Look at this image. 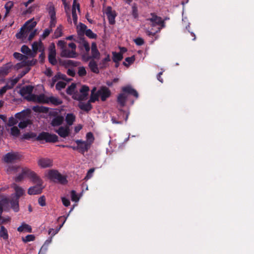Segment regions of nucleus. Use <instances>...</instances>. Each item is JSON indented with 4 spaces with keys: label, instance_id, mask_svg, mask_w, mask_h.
<instances>
[{
    "label": "nucleus",
    "instance_id": "f257e3e1",
    "mask_svg": "<svg viewBox=\"0 0 254 254\" xmlns=\"http://www.w3.org/2000/svg\"><path fill=\"white\" fill-rule=\"evenodd\" d=\"M89 88L86 85H83L79 89V92L75 83H72L66 89L67 94L71 95L72 98L78 101L85 100L88 95Z\"/></svg>",
    "mask_w": 254,
    "mask_h": 254
},
{
    "label": "nucleus",
    "instance_id": "f03ea898",
    "mask_svg": "<svg viewBox=\"0 0 254 254\" xmlns=\"http://www.w3.org/2000/svg\"><path fill=\"white\" fill-rule=\"evenodd\" d=\"M96 88L94 87L91 90V94L89 101L95 102L99 100V97H101L102 101H105L111 95L110 90L105 86L101 87L97 92H96Z\"/></svg>",
    "mask_w": 254,
    "mask_h": 254
},
{
    "label": "nucleus",
    "instance_id": "7ed1b4c3",
    "mask_svg": "<svg viewBox=\"0 0 254 254\" xmlns=\"http://www.w3.org/2000/svg\"><path fill=\"white\" fill-rule=\"evenodd\" d=\"M30 179L34 184L35 186L30 187L27 193L29 195H37L42 193L44 186H43V181L40 178L39 176H29Z\"/></svg>",
    "mask_w": 254,
    "mask_h": 254
},
{
    "label": "nucleus",
    "instance_id": "20e7f679",
    "mask_svg": "<svg viewBox=\"0 0 254 254\" xmlns=\"http://www.w3.org/2000/svg\"><path fill=\"white\" fill-rule=\"evenodd\" d=\"M37 23L33 19H31L24 24L21 28L19 32L16 33V37L17 39H25L28 37L29 33L34 30Z\"/></svg>",
    "mask_w": 254,
    "mask_h": 254
},
{
    "label": "nucleus",
    "instance_id": "39448f33",
    "mask_svg": "<svg viewBox=\"0 0 254 254\" xmlns=\"http://www.w3.org/2000/svg\"><path fill=\"white\" fill-rule=\"evenodd\" d=\"M6 172L8 174L15 175H36L27 167L13 165H9L6 169Z\"/></svg>",
    "mask_w": 254,
    "mask_h": 254
},
{
    "label": "nucleus",
    "instance_id": "423d86ee",
    "mask_svg": "<svg viewBox=\"0 0 254 254\" xmlns=\"http://www.w3.org/2000/svg\"><path fill=\"white\" fill-rule=\"evenodd\" d=\"M30 115V110L27 109L23 110L19 113H16L15 117L16 119L20 120L18 127L21 128L26 127L29 123L28 118Z\"/></svg>",
    "mask_w": 254,
    "mask_h": 254
},
{
    "label": "nucleus",
    "instance_id": "0eeeda50",
    "mask_svg": "<svg viewBox=\"0 0 254 254\" xmlns=\"http://www.w3.org/2000/svg\"><path fill=\"white\" fill-rule=\"evenodd\" d=\"M146 20L149 21L150 26L154 27L156 26H160L161 28H158L156 32L159 31L161 28H164L165 26L164 21L161 17L158 16L154 13H151L150 17L146 19Z\"/></svg>",
    "mask_w": 254,
    "mask_h": 254
},
{
    "label": "nucleus",
    "instance_id": "6e6552de",
    "mask_svg": "<svg viewBox=\"0 0 254 254\" xmlns=\"http://www.w3.org/2000/svg\"><path fill=\"white\" fill-rule=\"evenodd\" d=\"M76 46L73 43H70L68 45V48L66 47L63 49L61 53L62 57L74 58L77 56L76 52Z\"/></svg>",
    "mask_w": 254,
    "mask_h": 254
},
{
    "label": "nucleus",
    "instance_id": "1a4fd4ad",
    "mask_svg": "<svg viewBox=\"0 0 254 254\" xmlns=\"http://www.w3.org/2000/svg\"><path fill=\"white\" fill-rule=\"evenodd\" d=\"M13 57L16 59H19L22 61V62L20 63L17 64L16 66L17 68H19L20 67L26 66H31L34 65L36 63V61L33 59L31 61H27V56H24L19 53H14L13 54Z\"/></svg>",
    "mask_w": 254,
    "mask_h": 254
},
{
    "label": "nucleus",
    "instance_id": "9d476101",
    "mask_svg": "<svg viewBox=\"0 0 254 254\" xmlns=\"http://www.w3.org/2000/svg\"><path fill=\"white\" fill-rule=\"evenodd\" d=\"M38 140H45L49 142H56L58 140V137L55 134H51L49 132H42L37 137Z\"/></svg>",
    "mask_w": 254,
    "mask_h": 254
},
{
    "label": "nucleus",
    "instance_id": "9b49d317",
    "mask_svg": "<svg viewBox=\"0 0 254 254\" xmlns=\"http://www.w3.org/2000/svg\"><path fill=\"white\" fill-rule=\"evenodd\" d=\"M21 156L16 152H8L2 157L3 161L7 163H12L20 158Z\"/></svg>",
    "mask_w": 254,
    "mask_h": 254
},
{
    "label": "nucleus",
    "instance_id": "f8f14e48",
    "mask_svg": "<svg viewBox=\"0 0 254 254\" xmlns=\"http://www.w3.org/2000/svg\"><path fill=\"white\" fill-rule=\"evenodd\" d=\"M47 97L44 94H41L40 95H30L28 98V101H32L36 103L47 104Z\"/></svg>",
    "mask_w": 254,
    "mask_h": 254
},
{
    "label": "nucleus",
    "instance_id": "ddd939ff",
    "mask_svg": "<svg viewBox=\"0 0 254 254\" xmlns=\"http://www.w3.org/2000/svg\"><path fill=\"white\" fill-rule=\"evenodd\" d=\"M56 55V52L55 45L54 44H52L49 48L48 59L49 62L53 65H55L57 63Z\"/></svg>",
    "mask_w": 254,
    "mask_h": 254
},
{
    "label": "nucleus",
    "instance_id": "4468645a",
    "mask_svg": "<svg viewBox=\"0 0 254 254\" xmlns=\"http://www.w3.org/2000/svg\"><path fill=\"white\" fill-rule=\"evenodd\" d=\"M77 11L78 13L80 12V5L78 3L76 2V0H73L72 6V17L73 23L75 25H76L77 23Z\"/></svg>",
    "mask_w": 254,
    "mask_h": 254
},
{
    "label": "nucleus",
    "instance_id": "2eb2a0df",
    "mask_svg": "<svg viewBox=\"0 0 254 254\" xmlns=\"http://www.w3.org/2000/svg\"><path fill=\"white\" fill-rule=\"evenodd\" d=\"M48 179L52 182L59 183L62 185H65L67 181L65 176H48Z\"/></svg>",
    "mask_w": 254,
    "mask_h": 254
},
{
    "label": "nucleus",
    "instance_id": "dca6fc26",
    "mask_svg": "<svg viewBox=\"0 0 254 254\" xmlns=\"http://www.w3.org/2000/svg\"><path fill=\"white\" fill-rule=\"evenodd\" d=\"M54 131L61 137L65 138L69 135L70 129L67 126H61L58 129H55Z\"/></svg>",
    "mask_w": 254,
    "mask_h": 254
},
{
    "label": "nucleus",
    "instance_id": "f3484780",
    "mask_svg": "<svg viewBox=\"0 0 254 254\" xmlns=\"http://www.w3.org/2000/svg\"><path fill=\"white\" fill-rule=\"evenodd\" d=\"M75 142L79 146V151L83 154L85 152L87 151L91 146V145H89V143H88L86 141H83L81 139H77L75 140Z\"/></svg>",
    "mask_w": 254,
    "mask_h": 254
},
{
    "label": "nucleus",
    "instance_id": "a211bd4d",
    "mask_svg": "<svg viewBox=\"0 0 254 254\" xmlns=\"http://www.w3.org/2000/svg\"><path fill=\"white\" fill-rule=\"evenodd\" d=\"M33 89V86L30 85L24 86L20 90V93L22 96L24 97L28 100L29 96L34 95L32 94Z\"/></svg>",
    "mask_w": 254,
    "mask_h": 254
},
{
    "label": "nucleus",
    "instance_id": "6ab92c4d",
    "mask_svg": "<svg viewBox=\"0 0 254 254\" xmlns=\"http://www.w3.org/2000/svg\"><path fill=\"white\" fill-rule=\"evenodd\" d=\"M91 56L88 57V59H99L100 56V53L99 52L97 46L95 42H93L91 44Z\"/></svg>",
    "mask_w": 254,
    "mask_h": 254
},
{
    "label": "nucleus",
    "instance_id": "aec40b11",
    "mask_svg": "<svg viewBox=\"0 0 254 254\" xmlns=\"http://www.w3.org/2000/svg\"><path fill=\"white\" fill-rule=\"evenodd\" d=\"M12 187L15 190V193L12 195V197L19 199V198L24 194V190L21 187H19L15 183L13 184Z\"/></svg>",
    "mask_w": 254,
    "mask_h": 254
},
{
    "label": "nucleus",
    "instance_id": "412c9836",
    "mask_svg": "<svg viewBox=\"0 0 254 254\" xmlns=\"http://www.w3.org/2000/svg\"><path fill=\"white\" fill-rule=\"evenodd\" d=\"M13 65L11 62L8 63L0 67V76H4L10 71Z\"/></svg>",
    "mask_w": 254,
    "mask_h": 254
},
{
    "label": "nucleus",
    "instance_id": "4be33fe9",
    "mask_svg": "<svg viewBox=\"0 0 254 254\" xmlns=\"http://www.w3.org/2000/svg\"><path fill=\"white\" fill-rule=\"evenodd\" d=\"M32 53L34 54V57L36 56L37 51L43 52L44 51V46L41 41L35 42L32 45Z\"/></svg>",
    "mask_w": 254,
    "mask_h": 254
},
{
    "label": "nucleus",
    "instance_id": "5701e85b",
    "mask_svg": "<svg viewBox=\"0 0 254 254\" xmlns=\"http://www.w3.org/2000/svg\"><path fill=\"white\" fill-rule=\"evenodd\" d=\"M106 14L108 17L109 22L111 24H114L115 22L116 14L115 11H112V8L108 6L107 8Z\"/></svg>",
    "mask_w": 254,
    "mask_h": 254
},
{
    "label": "nucleus",
    "instance_id": "b1692460",
    "mask_svg": "<svg viewBox=\"0 0 254 254\" xmlns=\"http://www.w3.org/2000/svg\"><path fill=\"white\" fill-rule=\"evenodd\" d=\"M122 91L123 92V93L131 94L136 98L138 97L137 92L131 86L128 85L123 87L122 88Z\"/></svg>",
    "mask_w": 254,
    "mask_h": 254
},
{
    "label": "nucleus",
    "instance_id": "393cba45",
    "mask_svg": "<svg viewBox=\"0 0 254 254\" xmlns=\"http://www.w3.org/2000/svg\"><path fill=\"white\" fill-rule=\"evenodd\" d=\"M38 165L42 168H47L52 166V161L49 158H41L38 160Z\"/></svg>",
    "mask_w": 254,
    "mask_h": 254
},
{
    "label": "nucleus",
    "instance_id": "a878e982",
    "mask_svg": "<svg viewBox=\"0 0 254 254\" xmlns=\"http://www.w3.org/2000/svg\"><path fill=\"white\" fill-rule=\"evenodd\" d=\"M64 120V118L62 116H57L54 118L51 121V125L53 127H58L61 125Z\"/></svg>",
    "mask_w": 254,
    "mask_h": 254
},
{
    "label": "nucleus",
    "instance_id": "bb28decb",
    "mask_svg": "<svg viewBox=\"0 0 254 254\" xmlns=\"http://www.w3.org/2000/svg\"><path fill=\"white\" fill-rule=\"evenodd\" d=\"M61 219H63V222L62 223V224H61L59 227L58 228H57V229H53V228H50L49 231H48V234L49 235H51V237H53L54 236H55L56 234H57L58 233V232L60 231V230L61 229V228L63 226L64 222H65L66 221V218H63V217H60L59 218H58V220H61Z\"/></svg>",
    "mask_w": 254,
    "mask_h": 254
},
{
    "label": "nucleus",
    "instance_id": "cd10ccee",
    "mask_svg": "<svg viewBox=\"0 0 254 254\" xmlns=\"http://www.w3.org/2000/svg\"><path fill=\"white\" fill-rule=\"evenodd\" d=\"M19 199L14 198L12 196L9 200V203L10 204L11 208L16 212H18L19 210Z\"/></svg>",
    "mask_w": 254,
    "mask_h": 254
},
{
    "label": "nucleus",
    "instance_id": "c85d7f7f",
    "mask_svg": "<svg viewBox=\"0 0 254 254\" xmlns=\"http://www.w3.org/2000/svg\"><path fill=\"white\" fill-rule=\"evenodd\" d=\"M47 104H52L54 105H59L62 103V101L59 98L51 96L47 97Z\"/></svg>",
    "mask_w": 254,
    "mask_h": 254
},
{
    "label": "nucleus",
    "instance_id": "c756f323",
    "mask_svg": "<svg viewBox=\"0 0 254 254\" xmlns=\"http://www.w3.org/2000/svg\"><path fill=\"white\" fill-rule=\"evenodd\" d=\"M127 95L125 93H121L119 95L117 101L120 104L121 107H123L126 104V101L127 100Z\"/></svg>",
    "mask_w": 254,
    "mask_h": 254
},
{
    "label": "nucleus",
    "instance_id": "7c9ffc66",
    "mask_svg": "<svg viewBox=\"0 0 254 254\" xmlns=\"http://www.w3.org/2000/svg\"><path fill=\"white\" fill-rule=\"evenodd\" d=\"M79 48L81 50L84 49L87 53L89 52L90 49L89 43L84 39L80 40Z\"/></svg>",
    "mask_w": 254,
    "mask_h": 254
},
{
    "label": "nucleus",
    "instance_id": "2f4dec72",
    "mask_svg": "<svg viewBox=\"0 0 254 254\" xmlns=\"http://www.w3.org/2000/svg\"><path fill=\"white\" fill-rule=\"evenodd\" d=\"M90 103L92 102H90L89 100L87 103H83L80 102L78 104V107L82 110L85 111H89L92 109V105H91Z\"/></svg>",
    "mask_w": 254,
    "mask_h": 254
},
{
    "label": "nucleus",
    "instance_id": "473e14b6",
    "mask_svg": "<svg viewBox=\"0 0 254 254\" xmlns=\"http://www.w3.org/2000/svg\"><path fill=\"white\" fill-rule=\"evenodd\" d=\"M88 66L91 71L95 73L99 72V68L96 62L93 60H91L88 64Z\"/></svg>",
    "mask_w": 254,
    "mask_h": 254
},
{
    "label": "nucleus",
    "instance_id": "72a5a7b5",
    "mask_svg": "<svg viewBox=\"0 0 254 254\" xmlns=\"http://www.w3.org/2000/svg\"><path fill=\"white\" fill-rule=\"evenodd\" d=\"M0 237L4 241H7L8 239L7 230L3 226L0 227Z\"/></svg>",
    "mask_w": 254,
    "mask_h": 254
},
{
    "label": "nucleus",
    "instance_id": "f704fd0d",
    "mask_svg": "<svg viewBox=\"0 0 254 254\" xmlns=\"http://www.w3.org/2000/svg\"><path fill=\"white\" fill-rule=\"evenodd\" d=\"M21 52L26 55V56L28 58V57L33 58L34 57V54L32 53L31 50L28 48V46L26 45H23L22 46L21 48Z\"/></svg>",
    "mask_w": 254,
    "mask_h": 254
},
{
    "label": "nucleus",
    "instance_id": "c9c22d12",
    "mask_svg": "<svg viewBox=\"0 0 254 254\" xmlns=\"http://www.w3.org/2000/svg\"><path fill=\"white\" fill-rule=\"evenodd\" d=\"M75 116L72 113H69L65 116V121L67 124L70 126L73 125L75 121Z\"/></svg>",
    "mask_w": 254,
    "mask_h": 254
},
{
    "label": "nucleus",
    "instance_id": "e433bc0d",
    "mask_svg": "<svg viewBox=\"0 0 254 254\" xmlns=\"http://www.w3.org/2000/svg\"><path fill=\"white\" fill-rule=\"evenodd\" d=\"M17 231L19 232L26 231L27 232L31 233L32 232V228L30 225L25 223H23L21 226L18 227Z\"/></svg>",
    "mask_w": 254,
    "mask_h": 254
},
{
    "label": "nucleus",
    "instance_id": "4c0bfd02",
    "mask_svg": "<svg viewBox=\"0 0 254 254\" xmlns=\"http://www.w3.org/2000/svg\"><path fill=\"white\" fill-rule=\"evenodd\" d=\"M18 81V78H17V77L9 79L7 81L5 86L8 89H11L17 83Z\"/></svg>",
    "mask_w": 254,
    "mask_h": 254
},
{
    "label": "nucleus",
    "instance_id": "58836bf2",
    "mask_svg": "<svg viewBox=\"0 0 254 254\" xmlns=\"http://www.w3.org/2000/svg\"><path fill=\"white\" fill-rule=\"evenodd\" d=\"M51 16L50 26L51 27L55 26L56 23V13L54 8L52 7L49 11Z\"/></svg>",
    "mask_w": 254,
    "mask_h": 254
},
{
    "label": "nucleus",
    "instance_id": "ea45409f",
    "mask_svg": "<svg viewBox=\"0 0 254 254\" xmlns=\"http://www.w3.org/2000/svg\"><path fill=\"white\" fill-rule=\"evenodd\" d=\"M112 54L113 60L116 63H118L123 58V55L121 53H117L115 52H112Z\"/></svg>",
    "mask_w": 254,
    "mask_h": 254
},
{
    "label": "nucleus",
    "instance_id": "a19ab883",
    "mask_svg": "<svg viewBox=\"0 0 254 254\" xmlns=\"http://www.w3.org/2000/svg\"><path fill=\"white\" fill-rule=\"evenodd\" d=\"M63 4L64 5L65 12L66 13V16L67 17V21H68V23L71 24L72 23V21H71L70 12H70L69 5L68 4V3L67 2H65V3H64Z\"/></svg>",
    "mask_w": 254,
    "mask_h": 254
},
{
    "label": "nucleus",
    "instance_id": "79ce46f5",
    "mask_svg": "<svg viewBox=\"0 0 254 254\" xmlns=\"http://www.w3.org/2000/svg\"><path fill=\"white\" fill-rule=\"evenodd\" d=\"M111 61L110 57L109 54H107L106 57L103 59L100 62V64L102 68L106 67L107 66V63Z\"/></svg>",
    "mask_w": 254,
    "mask_h": 254
},
{
    "label": "nucleus",
    "instance_id": "37998d69",
    "mask_svg": "<svg viewBox=\"0 0 254 254\" xmlns=\"http://www.w3.org/2000/svg\"><path fill=\"white\" fill-rule=\"evenodd\" d=\"M86 141L87 143H89L90 145H91L92 143L94 140V137L93 134L91 132L87 133L86 135Z\"/></svg>",
    "mask_w": 254,
    "mask_h": 254
},
{
    "label": "nucleus",
    "instance_id": "c03bdc74",
    "mask_svg": "<svg viewBox=\"0 0 254 254\" xmlns=\"http://www.w3.org/2000/svg\"><path fill=\"white\" fill-rule=\"evenodd\" d=\"M85 35L90 39H96L97 37V34L93 33L91 29H87L85 31Z\"/></svg>",
    "mask_w": 254,
    "mask_h": 254
},
{
    "label": "nucleus",
    "instance_id": "a18cd8bd",
    "mask_svg": "<svg viewBox=\"0 0 254 254\" xmlns=\"http://www.w3.org/2000/svg\"><path fill=\"white\" fill-rule=\"evenodd\" d=\"M77 73L79 76L83 77L85 76L86 74L85 68L83 66L78 67Z\"/></svg>",
    "mask_w": 254,
    "mask_h": 254
},
{
    "label": "nucleus",
    "instance_id": "49530a36",
    "mask_svg": "<svg viewBox=\"0 0 254 254\" xmlns=\"http://www.w3.org/2000/svg\"><path fill=\"white\" fill-rule=\"evenodd\" d=\"M19 132V129L16 127H12L10 129V133L14 136H17Z\"/></svg>",
    "mask_w": 254,
    "mask_h": 254
},
{
    "label": "nucleus",
    "instance_id": "de8ad7c7",
    "mask_svg": "<svg viewBox=\"0 0 254 254\" xmlns=\"http://www.w3.org/2000/svg\"><path fill=\"white\" fill-rule=\"evenodd\" d=\"M22 239L24 242L27 243L34 241L35 239V236L33 235H28L25 237H22Z\"/></svg>",
    "mask_w": 254,
    "mask_h": 254
},
{
    "label": "nucleus",
    "instance_id": "09e8293b",
    "mask_svg": "<svg viewBox=\"0 0 254 254\" xmlns=\"http://www.w3.org/2000/svg\"><path fill=\"white\" fill-rule=\"evenodd\" d=\"M132 15L133 16V17L134 18H137L138 17V10H137V6L135 4H133L132 5Z\"/></svg>",
    "mask_w": 254,
    "mask_h": 254
},
{
    "label": "nucleus",
    "instance_id": "8fccbe9b",
    "mask_svg": "<svg viewBox=\"0 0 254 254\" xmlns=\"http://www.w3.org/2000/svg\"><path fill=\"white\" fill-rule=\"evenodd\" d=\"M65 85H66V83L65 82L63 81H59L57 83V84L56 85V88L57 90H60L64 88L65 87Z\"/></svg>",
    "mask_w": 254,
    "mask_h": 254
},
{
    "label": "nucleus",
    "instance_id": "3c124183",
    "mask_svg": "<svg viewBox=\"0 0 254 254\" xmlns=\"http://www.w3.org/2000/svg\"><path fill=\"white\" fill-rule=\"evenodd\" d=\"M70 193L72 201L77 202L79 200V198L75 190H72Z\"/></svg>",
    "mask_w": 254,
    "mask_h": 254
},
{
    "label": "nucleus",
    "instance_id": "603ef678",
    "mask_svg": "<svg viewBox=\"0 0 254 254\" xmlns=\"http://www.w3.org/2000/svg\"><path fill=\"white\" fill-rule=\"evenodd\" d=\"M62 35V29L61 26L58 27L54 32V37L56 38L61 37Z\"/></svg>",
    "mask_w": 254,
    "mask_h": 254
},
{
    "label": "nucleus",
    "instance_id": "864d4df0",
    "mask_svg": "<svg viewBox=\"0 0 254 254\" xmlns=\"http://www.w3.org/2000/svg\"><path fill=\"white\" fill-rule=\"evenodd\" d=\"M18 121L17 120V119H15L13 117H11L9 119L7 125L9 127H12L16 125Z\"/></svg>",
    "mask_w": 254,
    "mask_h": 254
},
{
    "label": "nucleus",
    "instance_id": "5fc2aeb1",
    "mask_svg": "<svg viewBox=\"0 0 254 254\" xmlns=\"http://www.w3.org/2000/svg\"><path fill=\"white\" fill-rule=\"evenodd\" d=\"M13 6V3L11 1H9L6 3L5 4L4 7L6 9V12L8 13L10 10L11 8Z\"/></svg>",
    "mask_w": 254,
    "mask_h": 254
},
{
    "label": "nucleus",
    "instance_id": "6e6d98bb",
    "mask_svg": "<svg viewBox=\"0 0 254 254\" xmlns=\"http://www.w3.org/2000/svg\"><path fill=\"white\" fill-rule=\"evenodd\" d=\"M125 61L126 62L128 63V64H127L126 62H124V65H125V66H128V65L132 64L134 62V58L133 57H127L126 58Z\"/></svg>",
    "mask_w": 254,
    "mask_h": 254
},
{
    "label": "nucleus",
    "instance_id": "4d7b16f0",
    "mask_svg": "<svg viewBox=\"0 0 254 254\" xmlns=\"http://www.w3.org/2000/svg\"><path fill=\"white\" fill-rule=\"evenodd\" d=\"M38 203L41 206H44L46 205V198L45 196L42 195L39 198Z\"/></svg>",
    "mask_w": 254,
    "mask_h": 254
},
{
    "label": "nucleus",
    "instance_id": "13d9d810",
    "mask_svg": "<svg viewBox=\"0 0 254 254\" xmlns=\"http://www.w3.org/2000/svg\"><path fill=\"white\" fill-rule=\"evenodd\" d=\"M27 68L25 70L22 71L21 72V73L18 75V76L17 77V78H18V80H19L21 77H22L25 74H26L30 69V68L29 67L30 66H27Z\"/></svg>",
    "mask_w": 254,
    "mask_h": 254
},
{
    "label": "nucleus",
    "instance_id": "bf43d9fd",
    "mask_svg": "<svg viewBox=\"0 0 254 254\" xmlns=\"http://www.w3.org/2000/svg\"><path fill=\"white\" fill-rule=\"evenodd\" d=\"M135 43L138 46L142 45L144 42L142 38L138 37L133 40Z\"/></svg>",
    "mask_w": 254,
    "mask_h": 254
},
{
    "label": "nucleus",
    "instance_id": "052dcab7",
    "mask_svg": "<svg viewBox=\"0 0 254 254\" xmlns=\"http://www.w3.org/2000/svg\"><path fill=\"white\" fill-rule=\"evenodd\" d=\"M36 33H37V30L36 29H34L32 31L29 32L28 37H27V38H28V40L29 41L32 40V39L36 35Z\"/></svg>",
    "mask_w": 254,
    "mask_h": 254
},
{
    "label": "nucleus",
    "instance_id": "680f3d73",
    "mask_svg": "<svg viewBox=\"0 0 254 254\" xmlns=\"http://www.w3.org/2000/svg\"><path fill=\"white\" fill-rule=\"evenodd\" d=\"M36 136V135L33 133H27L24 134L23 135V138L26 139H29L31 138L34 137Z\"/></svg>",
    "mask_w": 254,
    "mask_h": 254
},
{
    "label": "nucleus",
    "instance_id": "e2e57ef3",
    "mask_svg": "<svg viewBox=\"0 0 254 254\" xmlns=\"http://www.w3.org/2000/svg\"><path fill=\"white\" fill-rule=\"evenodd\" d=\"M51 31H52L51 29H50V28L46 29L44 31L42 35V37L43 38H45L46 37H47L48 36H49V35L51 33Z\"/></svg>",
    "mask_w": 254,
    "mask_h": 254
},
{
    "label": "nucleus",
    "instance_id": "0e129e2a",
    "mask_svg": "<svg viewBox=\"0 0 254 254\" xmlns=\"http://www.w3.org/2000/svg\"><path fill=\"white\" fill-rule=\"evenodd\" d=\"M62 200L63 204L65 206H68L70 204L69 200L65 197H62Z\"/></svg>",
    "mask_w": 254,
    "mask_h": 254
},
{
    "label": "nucleus",
    "instance_id": "69168bd1",
    "mask_svg": "<svg viewBox=\"0 0 254 254\" xmlns=\"http://www.w3.org/2000/svg\"><path fill=\"white\" fill-rule=\"evenodd\" d=\"M65 45V42L62 40L59 41L58 43V46L60 47L61 51L66 48Z\"/></svg>",
    "mask_w": 254,
    "mask_h": 254
},
{
    "label": "nucleus",
    "instance_id": "338daca9",
    "mask_svg": "<svg viewBox=\"0 0 254 254\" xmlns=\"http://www.w3.org/2000/svg\"><path fill=\"white\" fill-rule=\"evenodd\" d=\"M32 109L35 112H43V107H39L38 106H33L32 108Z\"/></svg>",
    "mask_w": 254,
    "mask_h": 254
},
{
    "label": "nucleus",
    "instance_id": "774afa93",
    "mask_svg": "<svg viewBox=\"0 0 254 254\" xmlns=\"http://www.w3.org/2000/svg\"><path fill=\"white\" fill-rule=\"evenodd\" d=\"M10 219L9 217L4 218L2 217V218L0 219V224H4L10 221Z\"/></svg>",
    "mask_w": 254,
    "mask_h": 254
}]
</instances>
